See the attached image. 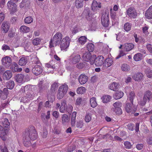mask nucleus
I'll list each match as a JSON object with an SVG mask.
<instances>
[{"mask_svg":"<svg viewBox=\"0 0 152 152\" xmlns=\"http://www.w3.org/2000/svg\"><path fill=\"white\" fill-rule=\"evenodd\" d=\"M124 95L123 92L119 91L113 95L114 98L116 99H119L123 97Z\"/></svg>","mask_w":152,"mask_h":152,"instance_id":"obj_33","label":"nucleus"},{"mask_svg":"<svg viewBox=\"0 0 152 152\" xmlns=\"http://www.w3.org/2000/svg\"><path fill=\"white\" fill-rule=\"evenodd\" d=\"M82 58L85 61H89L91 64H93L94 63L95 58L94 57L91 56V53L88 51H87L83 54Z\"/></svg>","mask_w":152,"mask_h":152,"instance_id":"obj_5","label":"nucleus"},{"mask_svg":"<svg viewBox=\"0 0 152 152\" xmlns=\"http://www.w3.org/2000/svg\"><path fill=\"white\" fill-rule=\"evenodd\" d=\"M134 126V125L131 124H129L127 126L128 129L131 131L133 130Z\"/></svg>","mask_w":152,"mask_h":152,"instance_id":"obj_60","label":"nucleus"},{"mask_svg":"<svg viewBox=\"0 0 152 152\" xmlns=\"http://www.w3.org/2000/svg\"><path fill=\"white\" fill-rule=\"evenodd\" d=\"M113 105L114 107L113 109V111L117 114H121L122 112L121 108L122 105L121 103L119 102H117L114 103Z\"/></svg>","mask_w":152,"mask_h":152,"instance_id":"obj_6","label":"nucleus"},{"mask_svg":"<svg viewBox=\"0 0 152 152\" xmlns=\"http://www.w3.org/2000/svg\"><path fill=\"white\" fill-rule=\"evenodd\" d=\"M7 130L0 126V137L3 140H5L7 137Z\"/></svg>","mask_w":152,"mask_h":152,"instance_id":"obj_11","label":"nucleus"},{"mask_svg":"<svg viewBox=\"0 0 152 152\" xmlns=\"http://www.w3.org/2000/svg\"><path fill=\"white\" fill-rule=\"evenodd\" d=\"M83 126V122L80 121L77 122L76 126L78 128H81Z\"/></svg>","mask_w":152,"mask_h":152,"instance_id":"obj_54","label":"nucleus"},{"mask_svg":"<svg viewBox=\"0 0 152 152\" xmlns=\"http://www.w3.org/2000/svg\"><path fill=\"white\" fill-rule=\"evenodd\" d=\"M88 77L85 74H81L79 77V83L81 85L85 84L88 81Z\"/></svg>","mask_w":152,"mask_h":152,"instance_id":"obj_15","label":"nucleus"},{"mask_svg":"<svg viewBox=\"0 0 152 152\" xmlns=\"http://www.w3.org/2000/svg\"><path fill=\"white\" fill-rule=\"evenodd\" d=\"M2 125L4 127L8 128L10 124L7 119H4L2 120Z\"/></svg>","mask_w":152,"mask_h":152,"instance_id":"obj_40","label":"nucleus"},{"mask_svg":"<svg viewBox=\"0 0 152 152\" xmlns=\"http://www.w3.org/2000/svg\"><path fill=\"white\" fill-rule=\"evenodd\" d=\"M68 90V86L66 84H64L60 86L57 95L58 99H62L66 94Z\"/></svg>","mask_w":152,"mask_h":152,"instance_id":"obj_3","label":"nucleus"},{"mask_svg":"<svg viewBox=\"0 0 152 152\" xmlns=\"http://www.w3.org/2000/svg\"><path fill=\"white\" fill-rule=\"evenodd\" d=\"M81 59L80 55L78 54H73L71 56L70 62L73 64L79 62Z\"/></svg>","mask_w":152,"mask_h":152,"instance_id":"obj_10","label":"nucleus"},{"mask_svg":"<svg viewBox=\"0 0 152 152\" xmlns=\"http://www.w3.org/2000/svg\"><path fill=\"white\" fill-rule=\"evenodd\" d=\"M73 108V107L71 104H68L66 105V110L67 111H72Z\"/></svg>","mask_w":152,"mask_h":152,"instance_id":"obj_52","label":"nucleus"},{"mask_svg":"<svg viewBox=\"0 0 152 152\" xmlns=\"http://www.w3.org/2000/svg\"><path fill=\"white\" fill-rule=\"evenodd\" d=\"M23 140L24 145L26 147H28L30 145V142H29V140L28 135L25 136L23 137Z\"/></svg>","mask_w":152,"mask_h":152,"instance_id":"obj_30","label":"nucleus"},{"mask_svg":"<svg viewBox=\"0 0 152 152\" xmlns=\"http://www.w3.org/2000/svg\"><path fill=\"white\" fill-rule=\"evenodd\" d=\"M24 76L22 74H18L15 77V79L18 83H21L23 80Z\"/></svg>","mask_w":152,"mask_h":152,"instance_id":"obj_29","label":"nucleus"},{"mask_svg":"<svg viewBox=\"0 0 152 152\" xmlns=\"http://www.w3.org/2000/svg\"><path fill=\"white\" fill-rule=\"evenodd\" d=\"M124 144L125 148L127 149H129L131 148L132 145L131 143L128 141H126L124 142Z\"/></svg>","mask_w":152,"mask_h":152,"instance_id":"obj_49","label":"nucleus"},{"mask_svg":"<svg viewBox=\"0 0 152 152\" xmlns=\"http://www.w3.org/2000/svg\"><path fill=\"white\" fill-rule=\"evenodd\" d=\"M86 91V88L83 86L78 87L77 90V93L78 94H83Z\"/></svg>","mask_w":152,"mask_h":152,"instance_id":"obj_35","label":"nucleus"},{"mask_svg":"<svg viewBox=\"0 0 152 152\" xmlns=\"http://www.w3.org/2000/svg\"><path fill=\"white\" fill-rule=\"evenodd\" d=\"M14 85L15 84L14 81L11 80L8 83L7 86L8 88L11 89L13 88Z\"/></svg>","mask_w":152,"mask_h":152,"instance_id":"obj_47","label":"nucleus"},{"mask_svg":"<svg viewBox=\"0 0 152 152\" xmlns=\"http://www.w3.org/2000/svg\"><path fill=\"white\" fill-rule=\"evenodd\" d=\"M0 150L2 152H8L7 148L5 146H0Z\"/></svg>","mask_w":152,"mask_h":152,"instance_id":"obj_58","label":"nucleus"},{"mask_svg":"<svg viewBox=\"0 0 152 152\" xmlns=\"http://www.w3.org/2000/svg\"><path fill=\"white\" fill-rule=\"evenodd\" d=\"M109 87L111 90L116 91L119 88V85L118 83L113 82L109 85Z\"/></svg>","mask_w":152,"mask_h":152,"instance_id":"obj_23","label":"nucleus"},{"mask_svg":"<svg viewBox=\"0 0 152 152\" xmlns=\"http://www.w3.org/2000/svg\"><path fill=\"white\" fill-rule=\"evenodd\" d=\"M33 21V19L31 16H28L25 18L24 20V22L26 23L30 24Z\"/></svg>","mask_w":152,"mask_h":152,"instance_id":"obj_44","label":"nucleus"},{"mask_svg":"<svg viewBox=\"0 0 152 152\" xmlns=\"http://www.w3.org/2000/svg\"><path fill=\"white\" fill-rule=\"evenodd\" d=\"M147 76L149 78H152V70H148L146 72Z\"/></svg>","mask_w":152,"mask_h":152,"instance_id":"obj_53","label":"nucleus"},{"mask_svg":"<svg viewBox=\"0 0 152 152\" xmlns=\"http://www.w3.org/2000/svg\"><path fill=\"white\" fill-rule=\"evenodd\" d=\"M143 147V145L142 144H138L136 146V148L139 150H141Z\"/></svg>","mask_w":152,"mask_h":152,"instance_id":"obj_57","label":"nucleus"},{"mask_svg":"<svg viewBox=\"0 0 152 152\" xmlns=\"http://www.w3.org/2000/svg\"><path fill=\"white\" fill-rule=\"evenodd\" d=\"M9 28V26L8 23L7 22H4L3 23L1 26V31L4 33H7Z\"/></svg>","mask_w":152,"mask_h":152,"instance_id":"obj_20","label":"nucleus"},{"mask_svg":"<svg viewBox=\"0 0 152 152\" xmlns=\"http://www.w3.org/2000/svg\"><path fill=\"white\" fill-rule=\"evenodd\" d=\"M145 16L146 18L152 19V5L150 7L145 13Z\"/></svg>","mask_w":152,"mask_h":152,"instance_id":"obj_22","label":"nucleus"},{"mask_svg":"<svg viewBox=\"0 0 152 152\" xmlns=\"http://www.w3.org/2000/svg\"><path fill=\"white\" fill-rule=\"evenodd\" d=\"M7 6L11 14H13L16 12L17 6L12 1H9L7 2Z\"/></svg>","mask_w":152,"mask_h":152,"instance_id":"obj_8","label":"nucleus"},{"mask_svg":"<svg viewBox=\"0 0 152 152\" xmlns=\"http://www.w3.org/2000/svg\"><path fill=\"white\" fill-rule=\"evenodd\" d=\"M53 115L56 118H58L59 117V113L57 111H54L53 113Z\"/></svg>","mask_w":152,"mask_h":152,"instance_id":"obj_62","label":"nucleus"},{"mask_svg":"<svg viewBox=\"0 0 152 152\" xmlns=\"http://www.w3.org/2000/svg\"><path fill=\"white\" fill-rule=\"evenodd\" d=\"M121 69L124 72H128L130 70V67L126 64H123L121 66Z\"/></svg>","mask_w":152,"mask_h":152,"instance_id":"obj_36","label":"nucleus"},{"mask_svg":"<svg viewBox=\"0 0 152 152\" xmlns=\"http://www.w3.org/2000/svg\"><path fill=\"white\" fill-rule=\"evenodd\" d=\"M27 62V59L25 57H22L19 61V64L20 66H24Z\"/></svg>","mask_w":152,"mask_h":152,"instance_id":"obj_39","label":"nucleus"},{"mask_svg":"<svg viewBox=\"0 0 152 152\" xmlns=\"http://www.w3.org/2000/svg\"><path fill=\"white\" fill-rule=\"evenodd\" d=\"M12 76V73L10 70L6 71L3 75V78L5 80L10 79Z\"/></svg>","mask_w":152,"mask_h":152,"instance_id":"obj_18","label":"nucleus"},{"mask_svg":"<svg viewBox=\"0 0 152 152\" xmlns=\"http://www.w3.org/2000/svg\"><path fill=\"white\" fill-rule=\"evenodd\" d=\"M11 69L13 72H20L22 69L21 68H18L17 64L15 62H13L11 66Z\"/></svg>","mask_w":152,"mask_h":152,"instance_id":"obj_21","label":"nucleus"},{"mask_svg":"<svg viewBox=\"0 0 152 152\" xmlns=\"http://www.w3.org/2000/svg\"><path fill=\"white\" fill-rule=\"evenodd\" d=\"M30 30V28L25 25L21 26L20 28V32L23 33H28Z\"/></svg>","mask_w":152,"mask_h":152,"instance_id":"obj_25","label":"nucleus"},{"mask_svg":"<svg viewBox=\"0 0 152 152\" xmlns=\"http://www.w3.org/2000/svg\"><path fill=\"white\" fill-rule=\"evenodd\" d=\"M91 115L89 114H87L85 116V120L86 122H88L91 121Z\"/></svg>","mask_w":152,"mask_h":152,"instance_id":"obj_50","label":"nucleus"},{"mask_svg":"<svg viewBox=\"0 0 152 152\" xmlns=\"http://www.w3.org/2000/svg\"><path fill=\"white\" fill-rule=\"evenodd\" d=\"M90 104L91 107L93 108L95 107V98H91L90 99Z\"/></svg>","mask_w":152,"mask_h":152,"instance_id":"obj_51","label":"nucleus"},{"mask_svg":"<svg viewBox=\"0 0 152 152\" xmlns=\"http://www.w3.org/2000/svg\"><path fill=\"white\" fill-rule=\"evenodd\" d=\"M66 101L62 100L61 102V105L60 107V111L61 113H64L66 110Z\"/></svg>","mask_w":152,"mask_h":152,"instance_id":"obj_28","label":"nucleus"},{"mask_svg":"<svg viewBox=\"0 0 152 152\" xmlns=\"http://www.w3.org/2000/svg\"><path fill=\"white\" fill-rule=\"evenodd\" d=\"M135 96V94L134 92L132 91H131L129 93V98L131 102H132L134 97Z\"/></svg>","mask_w":152,"mask_h":152,"instance_id":"obj_48","label":"nucleus"},{"mask_svg":"<svg viewBox=\"0 0 152 152\" xmlns=\"http://www.w3.org/2000/svg\"><path fill=\"white\" fill-rule=\"evenodd\" d=\"M9 105V102H8L2 103L0 106V107L2 109H4L7 107Z\"/></svg>","mask_w":152,"mask_h":152,"instance_id":"obj_56","label":"nucleus"},{"mask_svg":"<svg viewBox=\"0 0 152 152\" xmlns=\"http://www.w3.org/2000/svg\"><path fill=\"white\" fill-rule=\"evenodd\" d=\"M143 77L142 74L140 72H137L133 76V78L136 81H139L142 79Z\"/></svg>","mask_w":152,"mask_h":152,"instance_id":"obj_19","label":"nucleus"},{"mask_svg":"<svg viewBox=\"0 0 152 152\" xmlns=\"http://www.w3.org/2000/svg\"><path fill=\"white\" fill-rule=\"evenodd\" d=\"M83 15L85 16L86 18L88 20H91L92 18L93 15L91 14H90L89 12V8L85 9L83 12L82 13Z\"/></svg>","mask_w":152,"mask_h":152,"instance_id":"obj_17","label":"nucleus"},{"mask_svg":"<svg viewBox=\"0 0 152 152\" xmlns=\"http://www.w3.org/2000/svg\"><path fill=\"white\" fill-rule=\"evenodd\" d=\"M70 39L68 36H66L62 39L60 42V47L61 50L66 51L68 49L70 45Z\"/></svg>","mask_w":152,"mask_h":152,"instance_id":"obj_2","label":"nucleus"},{"mask_svg":"<svg viewBox=\"0 0 152 152\" xmlns=\"http://www.w3.org/2000/svg\"><path fill=\"white\" fill-rule=\"evenodd\" d=\"M131 102L126 103L125 104V108L127 113H133L136 110L137 106L133 104V102Z\"/></svg>","mask_w":152,"mask_h":152,"instance_id":"obj_4","label":"nucleus"},{"mask_svg":"<svg viewBox=\"0 0 152 152\" xmlns=\"http://www.w3.org/2000/svg\"><path fill=\"white\" fill-rule=\"evenodd\" d=\"M147 48L149 51L152 53V45L151 44H148L147 46Z\"/></svg>","mask_w":152,"mask_h":152,"instance_id":"obj_63","label":"nucleus"},{"mask_svg":"<svg viewBox=\"0 0 152 152\" xmlns=\"http://www.w3.org/2000/svg\"><path fill=\"white\" fill-rule=\"evenodd\" d=\"M131 28V24L128 23H126L125 24L124 26V29L126 31H129Z\"/></svg>","mask_w":152,"mask_h":152,"instance_id":"obj_43","label":"nucleus"},{"mask_svg":"<svg viewBox=\"0 0 152 152\" xmlns=\"http://www.w3.org/2000/svg\"><path fill=\"white\" fill-rule=\"evenodd\" d=\"M127 14L129 17L134 18L137 16L136 10L133 7H130L127 10Z\"/></svg>","mask_w":152,"mask_h":152,"instance_id":"obj_9","label":"nucleus"},{"mask_svg":"<svg viewBox=\"0 0 152 152\" xmlns=\"http://www.w3.org/2000/svg\"><path fill=\"white\" fill-rule=\"evenodd\" d=\"M63 36L61 33L59 32L56 33L50 41V47L52 48L59 45L63 38Z\"/></svg>","mask_w":152,"mask_h":152,"instance_id":"obj_1","label":"nucleus"},{"mask_svg":"<svg viewBox=\"0 0 152 152\" xmlns=\"http://www.w3.org/2000/svg\"><path fill=\"white\" fill-rule=\"evenodd\" d=\"M101 99L103 103H106L110 101L111 97L109 95H105L103 96Z\"/></svg>","mask_w":152,"mask_h":152,"instance_id":"obj_38","label":"nucleus"},{"mask_svg":"<svg viewBox=\"0 0 152 152\" xmlns=\"http://www.w3.org/2000/svg\"><path fill=\"white\" fill-rule=\"evenodd\" d=\"M147 143L149 145H152V137H150L147 140Z\"/></svg>","mask_w":152,"mask_h":152,"instance_id":"obj_64","label":"nucleus"},{"mask_svg":"<svg viewBox=\"0 0 152 152\" xmlns=\"http://www.w3.org/2000/svg\"><path fill=\"white\" fill-rule=\"evenodd\" d=\"M149 28V27L148 26L146 25H145L142 27V32L146 36H148L149 34L148 31V29Z\"/></svg>","mask_w":152,"mask_h":152,"instance_id":"obj_41","label":"nucleus"},{"mask_svg":"<svg viewBox=\"0 0 152 152\" xmlns=\"http://www.w3.org/2000/svg\"><path fill=\"white\" fill-rule=\"evenodd\" d=\"M33 72L36 75H37L41 74L42 69L41 67L38 65H35L32 69Z\"/></svg>","mask_w":152,"mask_h":152,"instance_id":"obj_13","label":"nucleus"},{"mask_svg":"<svg viewBox=\"0 0 152 152\" xmlns=\"http://www.w3.org/2000/svg\"><path fill=\"white\" fill-rule=\"evenodd\" d=\"M104 62V66L107 68L113 64V61L112 58H107L105 59Z\"/></svg>","mask_w":152,"mask_h":152,"instance_id":"obj_24","label":"nucleus"},{"mask_svg":"<svg viewBox=\"0 0 152 152\" xmlns=\"http://www.w3.org/2000/svg\"><path fill=\"white\" fill-rule=\"evenodd\" d=\"M126 55V54L123 51L121 50L120 52V53L117 56L116 58L117 59H118L120 58L121 57L123 56Z\"/></svg>","mask_w":152,"mask_h":152,"instance_id":"obj_55","label":"nucleus"},{"mask_svg":"<svg viewBox=\"0 0 152 152\" xmlns=\"http://www.w3.org/2000/svg\"><path fill=\"white\" fill-rule=\"evenodd\" d=\"M2 62L4 65L8 67L11 64L12 60L10 58L7 56L2 59Z\"/></svg>","mask_w":152,"mask_h":152,"instance_id":"obj_12","label":"nucleus"},{"mask_svg":"<svg viewBox=\"0 0 152 152\" xmlns=\"http://www.w3.org/2000/svg\"><path fill=\"white\" fill-rule=\"evenodd\" d=\"M45 66L48 68H50L53 69H56L58 71V72H59L63 69V66L62 65L60 66L59 68H56L55 66L54 65L50 64V63L46 64H45Z\"/></svg>","mask_w":152,"mask_h":152,"instance_id":"obj_27","label":"nucleus"},{"mask_svg":"<svg viewBox=\"0 0 152 152\" xmlns=\"http://www.w3.org/2000/svg\"><path fill=\"white\" fill-rule=\"evenodd\" d=\"M8 94L9 92L7 88H4L1 93V97L3 99H5L7 98Z\"/></svg>","mask_w":152,"mask_h":152,"instance_id":"obj_31","label":"nucleus"},{"mask_svg":"<svg viewBox=\"0 0 152 152\" xmlns=\"http://www.w3.org/2000/svg\"><path fill=\"white\" fill-rule=\"evenodd\" d=\"M41 42V39L39 38H35L32 41V43L34 45H37L39 44Z\"/></svg>","mask_w":152,"mask_h":152,"instance_id":"obj_46","label":"nucleus"},{"mask_svg":"<svg viewBox=\"0 0 152 152\" xmlns=\"http://www.w3.org/2000/svg\"><path fill=\"white\" fill-rule=\"evenodd\" d=\"M4 14L2 12L0 13V23H1L4 19Z\"/></svg>","mask_w":152,"mask_h":152,"instance_id":"obj_61","label":"nucleus"},{"mask_svg":"<svg viewBox=\"0 0 152 152\" xmlns=\"http://www.w3.org/2000/svg\"><path fill=\"white\" fill-rule=\"evenodd\" d=\"M87 39L86 37L82 36L79 38L78 41L81 45H83L87 42Z\"/></svg>","mask_w":152,"mask_h":152,"instance_id":"obj_32","label":"nucleus"},{"mask_svg":"<svg viewBox=\"0 0 152 152\" xmlns=\"http://www.w3.org/2000/svg\"><path fill=\"white\" fill-rule=\"evenodd\" d=\"M83 0H76L75 3V6L77 8H82L83 6Z\"/></svg>","mask_w":152,"mask_h":152,"instance_id":"obj_34","label":"nucleus"},{"mask_svg":"<svg viewBox=\"0 0 152 152\" xmlns=\"http://www.w3.org/2000/svg\"><path fill=\"white\" fill-rule=\"evenodd\" d=\"M102 23L103 26L104 27H107L109 26V14L107 13H104L102 17Z\"/></svg>","mask_w":152,"mask_h":152,"instance_id":"obj_7","label":"nucleus"},{"mask_svg":"<svg viewBox=\"0 0 152 152\" xmlns=\"http://www.w3.org/2000/svg\"><path fill=\"white\" fill-rule=\"evenodd\" d=\"M82 101V98H78L76 100L75 104L77 105H80Z\"/></svg>","mask_w":152,"mask_h":152,"instance_id":"obj_59","label":"nucleus"},{"mask_svg":"<svg viewBox=\"0 0 152 152\" xmlns=\"http://www.w3.org/2000/svg\"><path fill=\"white\" fill-rule=\"evenodd\" d=\"M134 47V44L132 43H126L124 45V49L126 51H129L132 49Z\"/></svg>","mask_w":152,"mask_h":152,"instance_id":"obj_26","label":"nucleus"},{"mask_svg":"<svg viewBox=\"0 0 152 152\" xmlns=\"http://www.w3.org/2000/svg\"><path fill=\"white\" fill-rule=\"evenodd\" d=\"M62 124L64 126L67 125L69 122V118L68 116L65 114H63L61 117Z\"/></svg>","mask_w":152,"mask_h":152,"instance_id":"obj_16","label":"nucleus"},{"mask_svg":"<svg viewBox=\"0 0 152 152\" xmlns=\"http://www.w3.org/2000/svg\"><path fill=\"white\" fill-rule=\"evenodd\" d=\"M104 59L102 56H98L96 58V66H100L104 64Z\"/></svg>","mask_w":152,"mask_h":152,"instance_id":"obj_14","label":"nucleus"},{"mask_svg":"<svg viewBox=\"0 0 152 152\" xmlns=\"http://www.w3.org/2000/svg\"><path fill=\"white\" fill-rule=\"evenodd\" d=\"M87 48L89 51H92L94 49V45L91 43H88L87 45Z\"/></svg>","mask_w":152,"mask_h":152,"instance_id":"obj_42","label":"nucleus"},{"mask_svg":"<svg viewBox=\"0 0 152 152\" xmlns=\"http://www.w3.org/2000/svg\"><path fill=\"white\" fill-rule=\"evenodd\" d=\"M27 135H28L29 139H30L32 140H35L36 139L37 137V134L35 133H34V134L30 133L29 135L28 134V133L26 136H27Z\"/></svg>","mask_w":152,"mask_h":152,"instance_id":"obj_45","label":"nucleus"},{"mask_svg":"<svg viewBox=\"0 0 152 152\" xmlns=\"http://www.w3.org/2000/svg\"><path fill=\"white\" fill-rule=\"evenodd\" d=\"M142 58V55L140 53H137L135 54L134 57V59L136 61H138L141 60Z\"/></svg>","mask_w":152,"mask_h":152,"instance_id":"obj_37","label":"nucleus"}]
</instances>
